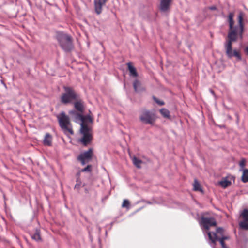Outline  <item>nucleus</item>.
Masks as SVG:
<instances>
[{
    "label": "nucleus",
    "instance_id": "9b49d317",
    "mask_svg": "<svg viewBox=\"0 0 248 248\" xmlns=\"http://www.w3.org/2000/svg\"><path fill=\"white\" fill-rule=\"evenodd\" d=\"M69 113L76 123H81L83 119V115L77 112L75 110H70Z\"/></svg>",
    "mask_w": 248,
    "mask_h": 248
},
{
    "label": "nucleus",
    "instance_id": "aec40b11",
    "mask_svg": "<svg viewBox=\"0 0 248 248\" xmlns=\"http://www.w3.org/2000/svg\"><path fill=\"white\" fill-rule=\"evenodd\" d=\"M242 172L243 174L241 177L242 181L243 183L248 182V169H245Z\"/></svg>",
    "mask_w": 248,
    "mask_h": 248
},
{
    "label": "nucleus",
    "instance_id": "cd10ccee",
    "mask_svg": "<svg viewBox=\"0 0 248 248\" xmlns=\"http://www.w3.org/2000/svg\"><path fill=\"white\" fill-rule=\"evenodd\" d=\"M92 166L91 165H87L85 168L81 169L80 172H91L92 171Z\"/></svg>",
    "mask_w": 248,
    "mask_h": 248
},
{
    "label": "nucleus",
    "instance_id": "6e6552de",
    "mask_svg": "<svg viewBox=\"0 0 248 248\" xmlns=\"http://www.w3.org/2000/svg\"><path fill=\"white\" fill-rule=\"evenodd\" d=\"M93 156V149L90 148L87 151L80 154L78 156V159L82 165H85L92 160Z\"/></svg>",
    "mask_w": 248,
    "mask_h": 248
},
{
    "label": "nucleus",
    "instance_id": "c756f323",
    "mask_svg": "<svg viewBox=\"0 0 248 248\" xmlns=\"http://www.w3.org/2000/svg\"><path fill=\"white\" fill-rule=\"evenodd\" d=\"M153 100L158 105L162 106L164 105V102L163 101L158 100L157 98L155 96L153 97Z\"/></svg>",
    "mask_w": 248,
    "mask_h": 248
},
{
    "label": "nucleus",
    "instance_id": "9d476101",
    "mask_svg": "<svg viewBox=\"0 0 248 248\" xmlns=\"http://www.w3.org/2000/svg\"><path fill=\"white\" fill-rule=\"evenodd\" d=\"M108 0H94V7L96 13L99 15L102 11V6L104 5Z\"/></svg>",
    "mask_w": 248,
    "mask_h": 248
},
{
    "label": "nucleus",
    "instance_id": "6ab92c4d",
    "mask_svg": "<svg viewBox=\"0 0 248 248\" xmlns=\"http://www.w3.org/2000/svg\"><path fill=\"white\" fill-rule=\"evenodd\" d=\"M132 162L134 165L137 167L138 168H141V164L142 163V161L138 158L137 157L134 156L132 158Z\"/></svg>",
    "mask_w": 248,
    "mask_h": 248
},
{
    "label": "nucleus",
    "instance_id": "393cba45",
    "mask_svg": "<svg viewBox=\"0 0 248 248\" xmlns=\"http://www.w3.org/2000/svg\"><path fill=\"white\" fill-rule=\"evenodd\" d=\"M241 216L245 221H248V210L245 209L242 212Z\"/></svg>",
    "mask_w": 248,
    "mask_h": 248
},
{
    "label": "nucleus",
    "instance_id": "473e14b6",
    "mask_svg": "<svg viewBox=\"0 0 248 248\" xmlns=\"http://www.w3.org/2000/svg\"><path fill=\"white\" fill-rule=\"evenodd\" d=\"M229 238V237L228 236H222L221 238L218 237V239H222V241H224V240H225L228 239Z\"/></svg>",
    "mask_w": 248,
    "mask_h": 248
},
{
    "label": "nucleus",
    "instance_id": "a878e982",
    "mask_svg": "<svg viewBox=\"0 0 248 248\" xmlns=\"http://www.w3.org/2000/svg\"><path fill=\"white\" fill-rule=\"evenodd\" d=\"M246 165V160L245 159H242L240 162H239V166L240 167V169H239L240 171H243L245 169L244 168Z\"/></svg>",
    "mask_w": 248,
    "mask_h": 248
},
{
    "label": "nucleus",
    "instance_id": "412c9836",
    "mask_svg": "<svg viewBox=\"0 0 248 248\" xmlns=\"http://www.w3.org/2000/svg\"><path fill=\"white\" fill-rule=\"evenodd\" d=\"M76 184L74 186V189L77 190H79L81 187L85 186V184H83L81 179H76Z\"/></svg>",
    "mask_w": 248,
    "mask_h": 248
},
{
    "label": "nucleus",
    "instance_id": "2f4dec72",
    "mask_svg": "<svg viewBox=\"0 0 248 248\" xmlns=\"http://www.w3.org/2000/svg\"><path fill=\"white\" fill-rule=\"evenodd\" d=\"M208 9L211 10H217V7L216 6H212L210 7H209Z\"/></svg>",
    "mask_w": 248,
    "mask_h": 248
},
{
    "label": "nucleus",
    "instance_id": "f704fd0d",
    "mask_svg": "<svg viewBox=\"0 0 248 248\" xmlns=\"http://www.w3.org/2000/svg\"><path fill=\"white\" fill-rule=\"evenodd\" d=\"M246 52H247V54L248 55V46L246 48Z\"/></svg>",
    "mask_w": 248,
    "mask_h": 248
},
{
    "label": "nucleus",
    "instance_id": "4468645a",
    "mask_svg": "<svg viewBox=\"0 0 248 248\" xmlns=\"http://www.w3.org/2000/svg\"><path fill=\"white\" fill-rule=\"evenodd\" d=\"M77 101L74 103L75 108L80 112H82L84 109L83 102L82 100L79 99V97Z\"/></svg>",
    "mask_w": 248,
    "mask_h": 248
},
{
    "label": "nucleus",
    "instance_id": "f3484780",
    "mask_svg": "<svg viewBox=\"0 0 248 248\" xmlns=\"http://www.w3.org/2000/svg\"><path fill=\"white\" fill-rule=\"evenodd\" d=\"M52 136L49 133H46L43 140V143L45 145L51 146L52 144Z\"/></svg>",
    "mask_w": 248,
    "mask_h": 248
},
{
    "label": "nucleus",
    "instance_id": "2eb2a0df",
    "mask_svg": "<svg viewBox=\"0 0 248 248\" xmlns=\"http://www.w3.org/2000/svg\"><path fill=\"white\" fill-rule=\"evenodd\" d=\"M128 69L130 72V76L133 77H137L138 74L137 72L136 68L132 65L131 63H128L127 64Z\"/></svg>",
    "mask_w": 248,
    "mask_h": 248
},
{
    "label": "nucleus",
    "instance_id": "a211bd4d",
    "mask_svg": "<svg viewBox=\"0 0 248 248\" xmlns=\"http://www.w3.org/2000/svg\"><path fill=\"white\" fill-rule=\"evenodd\" d=\"M162 116L165 118H167L168 119H171V116L170 115V112L169 110L165 108H162L159 110Z\"/></svg>",
    "mask_w": 248,
    "mask_h": 248
},
{
    "label": "nucleus",
    "instance_id": "f257e3e1",
    "mask_svg": "<svg viewBox=\"0 0 248 248\" xmlns=\"http://www.w3.org/2000/svg\"><path fill=\"white\" fill-rule=\"evenodd\" d=\"M234 13L231 12L228 16V21L229 29L227 36V39L224 44L226 54L229 58L235 57L237 59L241 60V57L236 50H232V44L233 42L236 41L238 37L241 39L243 38L244 31V24L243 23V16L242 12H240L238 16V26H234L233 20Z\"/></svg>",
    "mask_w": 248,
    "mask_h": 248
},
{
    "label": "nucleus",
    "instance_id": "b1692460",
    "mask_svg": "<svg viewBox=\"0 0 248 248\" xmlns=\"http://www.w3.org/2000/svg\"><path fill=\"white\" fill-rule=\"evenodd\" d=\"M193 188L195 191H201L202 190L200 187V185L197 180L195 179L193 184Z\"/></svg>",
    "mask_w": 248,
    "mask_h": 248
},
{
    "label": "nucleus",
    "instance_id": "72a5a7b5",
    "mask_svg": "<svg viewBox=\"0 0 248 248\" xmlns=\"http://www.w3.org/2000/svg\"><path fill=\"white\" fill-rule=\"evenodd\" d=\"M210 93H212V95H213L214 96H215V93L214 92L213 90H212V89H210Z\"/></svg>",
    "mask_w": 248,
    "mask_h": 248
},
{
    "label": "nucleus",
    "instance_id": "f8f14e48",
    "mask_svg": "<svg viewBox=\"0 0 248 248\" xmlns=\"http://www.w3.org/2000/svg\"><path fill=\"white\" fill-rule=\"evenodd\" d=\"M93 119L91 116L89 115L86 116H83V119L81 120L80 123V128H82V125L85 126L86 127H90L88 125V124H93Z\"/></svg>",
    "mask_w": 248,
    "mask_h": 248
},
{
    "label": "nucleus",
    "instance_id": "39448f33",
    "mask_svg": "<svg viewBox=\"0 0 248 248\" xmlns=\"http://www.w3.org/2000/svg\"><path fill=\"white\" fill-rule=\"evenodd\" d=\"M139 119L144 124L153 125L156 120V116L155 113L143 109L140 113Z\"/></svg>",
    "mask_w": 248,
    "mask_h": 248
},
{
    "label": "nucleus",
    "instance_id": "4be33fe9",
    "mask_svg": "<svg viewBox=\"0 0 248 248\" xmlns=\"http://www.w3.org/2000/svg\"><path fill=\"white\" fill-rule=\"evenodd\" d=\"M31 238L35 241H39L41 240V237L40 235V231L36 229L35 232L31 235Z\"/></svg>",
    "mask_w": 248,
    "mask_h": 248
},
{
    "label": "nucleus",
    "instance_id": "f03ea898",
    "mask_svg": "<svg viewBox=\"0 0 248 248\" xmlns=\"http://www.w3.org/2000/svg\"><path fill=\"white\" fill-rule=\"evenodd\" d=\"M56 39L62 49L65 52L71 51L74 48L71 36L63 32H57Z\"/></svg>",
    "mask_w": 248,
    "mask_h": 248
},
{
    "label": "nucleus",
    "instance_id": "5701e85b",
    "mask_svg": "<svg viewBox=\"0 0 248 248\" xmlns=\"http://www.w3.org/2000/svg\"><path fill=\"white\" fill-rule=\"evenodd\" d=\"M231 184V182L227 180V178H225L219 182V184L223 188L227 187Z\"/></svg>",
    "mask_w": 248,
    "mask_h": 248
},
{
    "label": "nucleus",
    "instance_id": "20e7f679",
    "mask_svg": "<svg viewBox=\"0 0 248 248\" xmlns=\"http://www.w3.org/2000/svg\"><path fill=\"white\" fill-rule=\"evenodd\" d=\"M63 88L65 93L62 95L61 97V101L62 103L66 104L78 99L79 95L72 88L64 86Z\"/></svg>",
    "mask_w": 248,
    "mask_h": 248
},
{
    "label": "nucleus",
    "instance_id": "7ed1b4c3",
    "mask_svg": "<svg viewBox=\"0 0 248 248\" xmlns=\"http://www.w3.org/2000/svg\"><path fill=\"white\" fill-rule=\"evenodd\" d=\"M57 118L59 125L64 133L67 135H73L74 132L69 117L64 111H62L57 115Z\"/></svg>",
    "mask_w": 248,
    "mask_h": 248
},
{
    "label": "nucleus",
    "instance_id": "c85d7f7f",
    "mask_svg": "<svg viewBox=\"0 0 248 248\" xmlns=\"http://www.w3.org/2000/svg\"><path fill=\"white\" fill-rule=\"evenodd\" d=\"M130 204V202L127 200H124L122 204V207H126L129 208V206Z\"/></svg>",
    "mask_w": 248,
    "mask_h": 248
},
{
    "label": "nucleus",
    "instance_id": "dca6fc26",
    "mask_svg": "<svg viewBox=\"0 0 248 248\" xmlns=\"http://www.w3.org/2000/svg\"><path fill=\"white\" fill-rule=\"evenodd\" d=\"M133 87L136 92H140L144 90V88L142 86L140 82L137 79L134 82Z\"/></svg>",
    "mask_w": 248,
    "mask_h": 248
},
{
    "label": "nucleus",
    "instance_id": "c9c22d12",
    "mask_svg": "<svg viewBox=\"0 0 248 248\" xmlns=\"http://www.w3.org/2000/svg\"><path fill=\"white\" fill-rule=\"evenodd\" d=\"M85 192H86V193H88V190H87V189H85Z\"/></svg>",
    "mask_w": 248,
    "mask_h": 248
},
{
    "label": "nucleus",
    "instance_id": "bb28decb",
    "mask_svg": "<svg viewBox=\"0 0 248 248\" xmlns=\"http://www.w3.org/2000/svg\"><path fill=\"white\" fill-rule=\"evenodd\" d=\"M240 227L245 230H248V223L246 221H241L239 223Z\"/></svg>",
    "mask_w": 248,
    "mask_h": 248
},
{
    "label": "nucleus",
    "instance_id": "ddd939ff",
    "mask_svg": "<svg viewBox=\"0 0 248 248\" xmlns=\"http://www.w3.org/2000/svg\"><path fill=\"white\" fill-rule=\"evenodd\" d=\"M171 0H161L160 2V10L166 12L169 8Z\"/></svg>",
    "mask_w": 248,
    "mask_h": 248
},
{
    "label": "nucleus",
    "instance_id": "0eeeda50",
    "mask_svg": "<svg viewBox=\"0 0 248 248\" xmlns=\"http://www.w3.org/2000/svg\"><path fill=\"white\" fill-rule=\"evenodd\" d=\"M222 232H223L222 228H218L217 229L216 232H208L207 233V234L208 235L209 239L211 240L212 243L213 244L214 246L215 244V242L216 241L218 240L219 241L222 248H229L225 245L224 241H222V239H218V237L217 236V233H222Z\"/></svg>",
    "mask_w": 248,
    "mask_h": 248
},
{
    "label": "nucleus",
    "instance_id": "423d86ee",
    "mask_svg": "<svg viewBox=\"0 0 248 248\" xmlns=\"http://www.w3.org/2000/svg\"><path fill=\"white\" fill-rule=\"evenodd\" d=\"M80 132L83 135L80 140L81 143L84 146L90 144L93 139L92 127L82 125Z\"/></svg>",
    "mask_w": 248,
    "mask_h": 248
},
{
    "label": "nucleus",
    "instance_id": "1a4fd4ad",
    "mask_svg": "<svg viewBox=\"0 0 248 248\" xmlns=\"http://www.w3.org/2000/svg\"><path fill=\"white\" fill-rule=\"evenodd\" d=\"M200 223L206 230H209L210 227L216 225V221L213 217H202Z\"/></svg>",
    "mask_w": 248,
    "mask_h": 248
},
{
    "label": "nucleus",
    "instance_id": "7c9ffc66",
    "mask_svg": "<svg viewBox=\"0 0 248 248\" xmlns=\"http://www.w3.org/2000/svg\"><path fill=\"white\" fill-rule=\"evenodd\" d=\"M81 172H80V170L78 171V172L76 175V179H80V177Z\"/></svg>",
    "mask_w": 248,
    "mask_h": 248
}]
</instances>
